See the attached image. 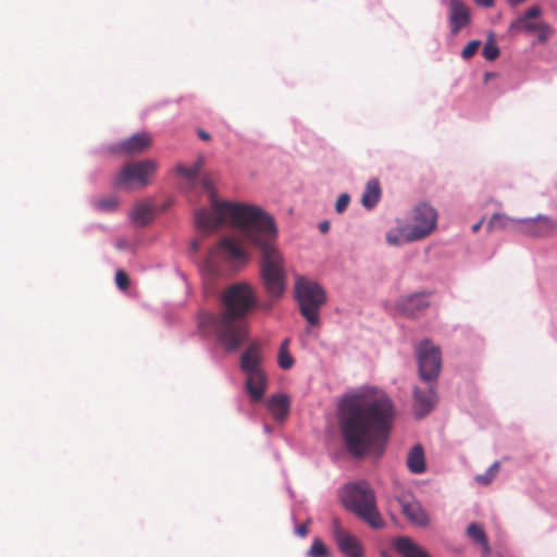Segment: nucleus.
Wrapping results in <instances>:
<instances>
[{"instance_id":"c9c22d12","label":"nucleus","mask_w":557,"mask_h":557,"mask_svg":"<svg viewBox=\"0 0 557 557\" xmlns=\"http://www.w3.org/2000/svg\"><path fill=\"white\" fill-rule=\"evenodd\" d=\"M542 14V9L539 5L529 8L519 18L534 20Z\"/></svg>"},{"instance_id":"a19ab883","label":"nucleus","mask_w":557,"mask_h":557,"mask_svg":"<svg viewBox=\"0 0 557 557\" xmlns=\"http://www.w3.org/2000/svg\"><path fill=\"white\" fill-rule=\"evenodd\" d=\"M319 228L322 233H326L330 228V223L327 221H324L320 223Z\"/></svg>"},{"instance_id":"423d86ee","label":"nucleus","mask_w":557,"mask_h":557,"mask_svg":"<svg viewBox=\"0 0 557 557\" xmlns=\"http://www.w3.org/2000/svg\"><path fill=\"white\" fill-rule=\"evenodd\" d=\"M157 168V163L149 159L126 163L115 176L114 183L122 188H129L132 184L145 187L150 183L149 178Z\"/></svg>"},{"instance_id":"c85d7f7f","label":"nucleus","mask_w":557,"mask_h":557,"mask_svg":"<svg viewBox=\"0 0 557 557\" xmlns=\"http://www.w3.org/2000/svg\"><path fill=\"white\" fill-rule=\"evenodd\" d=\"M278 364L282 369H290L294 364V358L288 352V339H285L280 348Z\"/></svg>"},{"instance_id":"f3484780","label":"nucleus","mask_w":557,"mask_h":557,"mask_svg":"<svg viewBox=\"0 0 557 557\" xmlns=\"http://www.w3.org/2000/svg\"><path fill=\"white\" fill-rule=\"evenodd\" d=\"M246 389L251 401H260L267 389V375L264 371H255L247 374Z\"/></svg>"},{"instance_id":"aec40b11","label":"nucleus","mask_w":557,"mask_h":557,"mask_svg":"<svg viewBox=\"0 0 557 557\" xmlns=\"http://www.w3.org/2000/svg\"><path fill=\"white\" fill-rule=\"evenodd\" d=\"M267 407L275 420L282 421L288 416L290 401L288 396L276 394L268 400Z\"/></svg>"},{"instance_id":"ddd939ff","label":"nucleus","mask_w":557,"mask_h":557,"mask_svg":"<svg viewBox=\"0 0 557 557\" xmlns=\"http://www.w3.org/2000/svg\"><path fill=\"white\" fill-rule=\"evenodd\" d=\"M398 503L401 507V512L410 522L418 525L428 524V515L410 493H404L398 496Z\"/></svg>"},{"instance_id":"6ab92c4d","label":"nucleus","mask_w":557,"mask_h":557,"mask_svg":"<svg viewBox=\"0 0 557 557\" xmlns=\"http://www.w3.org/2000/svg\"><path fill=\"white\" fill-rule=\"evenodd\" d=\"M260 364V347L258 344H252L243 354L240 359V368L246 374H248L255 371H262Z\"/></svg>"},{"instance_id":"cd10ccee","label":"nucleus","mask_w":557,"mask_h":557,"mask_svg":"<svg viewBox=\"0 0 557 557\" xmlns=\"http://www.w3.org/2000/svg\"><path fill=\"white\" fill-rule=\"evenodd\" d=\"M94 206L104 212H112L119 207V199L115 196H107L95 200Z\"/></svg>"},{"instance_id":"5701e85b","label":"nucleus","mask_w":557,"mask_h":557,"mask_svg":"<svg viewBox=\"0 0 557 557\" xmlns=\"http://www.w3.org/2000/svg\"><path fill=\"white\" fill-rule=\"evenodd\" d=\"M203 164H205L203 157H199L196 160V162L190 166H186L182 163H178L175 166V172L186 181V183L189 185V187H194Z\"/></svg>"},{"instance_id":"a878e982","label":"nucleus","mask_w":557,"mask_h":557,"mask_svg":"<svg viewBox=\"0 0 557 557\" xmlns=\"http://www.w3.org/2000/svg\"><path fill=\"white\" fill-rule=\"evenodd\" d=\"M487 231L508 230L517 227V220L502 213H494L487 223Z\"/></svg>"},{"instance_id":"c756f323","label":"nucleus","mask_w":557,"mask_h":557,"mask_svg":"<svg viewBox=\"0 0 557 557\" xmlns=\"http://www.w3.org/2000/svg\"><path fill=\"white\" fill-rule=\"evenodd\" d=\"M500 463L499 461H495L484 474H478L475 476V481L482 485H488L497 475L499 471Z\"/></svg>"},{"instance_id":"7c9ffc66","label":"nucleus","mask_w":557,"mask_h":557,"mask_svg":"<svg viewBox=\"0 0 557 557\" xmlns=\"http://www.w3.org/2000/svg\"><path fill=\"white\" fill-rule=\"evenodd\" d=\"M482 54H483L484 59H486L487 61H494L495 59L498 58L499 48L493 38H490L485 42L483 50H482Z\"/></svg>"},{"instance_id":"2f4dec72","label":"nucleus","mask_w":557,"mask_h":557,"mask_svg":"<svg viewBox=\"0 0 557 557\" xmlns=\"http://www.w3.org/2000/svg\"><path fill=\"white\" fill-rule=\"evenodd\" d=\"M329 554L325 544L320 539H314L308 552L310 557H324Z\"/></svg>"},{"instance_id":"473e14b6","label":"nucleus","mask_w":557,"mask_h":557,"mask_svg":"<svg viewBox=\"0 0 557 557\" xmlns=\"http://www.w3.org/2000/svg\"><path fill=\"white\" fill-rule=\"evenodd\" d=\"M481 46L480 40H471L461 51V57L465 60L471 59L479 50Z\"/></svg>"},{"instance_id":"39448f33","label":"nucleus","mask_w":557,"mask_h":557,"mask_svg":"<svg viewBox=\"0 0 557 557\" xmlns=\"http://www.w3.org/2000/svg\"><path fill=\"white\" fill-rule=\"evenodd\" d=\"M295 297L301 315L308 324L315 326L320 323V310L326 302L324 289L315 282L298 277L295 283Z\"/></svg>"},{"instance_id":"37998d69","label":"nucleus","mask_w":557,"mask_h":557,"mask_svg":"<svg viewBox=\"0 0 557 557\" xmlns=\"http://www.w3.org/2000/svg\"><path fill=\"white\" fill-rule=\"evenodd\" d=\"M494 74L493 73H485L484 75V78H485V82H487L488 79H491V77H493Z\"/></svg>"},{"instance_id":"412c9836","label":"nucleus","mask_w":557,"mask_h":557,"mask_svg":"<svg viewBox=\"0 0 557 557\" xmlns=\"http://www.w3.org/2000/svg\"><path fill=\"white\" fill-rule=\"evenodd\" d=\"M395 547L403 557H430L424 548L407 536L397 539Z\"/></svg>"},{"instance_id":"72a5a7b5","label":"nucleus","mask_w":557,"mask_h":557,"mask_svg":"<svg viewBox=\"0 0 557 557\" xmlns=\"http://www.w3.org/2000/svg\"><path fill=\"white\" fill-rule=\"evenodd\" d=\"M115 283L121 289H127L129 286V278L127 273L123 270H119L115 274Z\"/></svg>"},{"instance_id":"9d476101","label":"nucleus","mask_w":557,"mask_h":557,"mask_svg":"<svg viewBox=\"0 0 557 557\" xmlns=\"http://www.w3.org/2000/svg\"><path fill=\"white\" fill-rule=\"evenodd\" d=\"M219 257L230 263H245L248 255L237 238L224 237L210 250L209 261L213 262Z\"/></svg>"},{"instance_id":"79ce46f5","label":"nucleus","mask_w":557,"mask_h":557,"mask_svg":"<svg viewBox=\"0 0 557 557\" xmlns=\"http://www.w3.org/2000/svg\"><path fill=\"white\" fill-rule=\"evenodd\" d=\"M482 223H483V221L481 220L480 222H478L476 224H474V225L472 226V231H473L474 233H476V232L481 228Z\"/></svg>"},{"instance_id":"c03bdc74","label":"nucleus","mask_w":557,"mask_h":557,"mask_svg":"<svg viewBox=\"0 0 557 557\" xmlns=\"http://www.w3.org/2000/svg\"><path fill=\"white\" fill-rule=\"evenodd\" d=\"M381 557H389V556H387V555H382Z\"/></svg>"},{"instance_id":"f704fd0d","label":"nucleus","mask_w":557,"mask_h":557,"mask_svg":"<svg viewBox=\"0 0 557 557\" xmlns=\"http://www.w3.org/2000/svg\"><path fill=\"white\" fill-rule=\"evenodd\" d=\"M350 201V197L347 194H342L336 200L335 209L338 213L346 210Z\"/></svg>"},{"instance_id":"4468645a","label":"nucleus","mask_w":557,"mask_h":557,"mask_svg":"<svg viewBox=\"0 0 557 557\" xmlns=\"http://www.w3.org/2000/svg\"><path fill=\"white\" fill-rule=\"evenodd\" d=\"M448 21L450 32L457 35L470 23V10L462 0H448Z\"/></svg>"},{"instance_id":"bb28decb","label":"nucleus","mask_w":557,"mask_h":557,"mask_svg":"<svg viewBox=\"0 0 557 557\" xmlns=\"http://www.w3.org/2000/svg\"><path fill=\"white\" fill-rule=\"evenodd\" d=\"M467 534L474 542L481 544L486 550L490 549L487 536L481 525L478 523H471L467 529Z\"/></svg>"},{"instance_id":"1a4fd4ad","label":"nucleus","mask_w":557,"mask_h":557,"mask_svg":"<svg viewBox=\"0 0 557 557\" xmlns=\"http://www.w3.org/2000/svg\"><path fill=\"white\" fill-rule=\"evenodd\" d=\"M516 230L523 235L544 238L557 234V220L548 215L539 214L535 218L517 220Z\"/></svg>"},{"instance_id":"2eb2a0df","label":"nucleus","mask_w":557,"mask_h":557,"mask_svg":"<svg viewBox=\"0 0 557 557\" xmlns=\"http://www.w3.org/2000/svg\"><path fill=\"white\" fill-rule=\"evenodd\" d=\"M437 401L433 386L426 389L416 388L413 392V410L417 418H423L434 408Z\"/></svg>"},{"instance_id":"e433bc0d","label":"nucleus","mask_w":557,"mask_h":557,"mask_svg":"<svg viewBox=\"0 0 557 557\" xmlns=\"http://www.w3.org/2000/svg\"><path fill=\"white\" fill-rule=\"evenodd\" d=\"M295 532H296V534L298 536H301V537L307 536V534H308V527H307V524L302 523V524L297 525Z\"/></svg>"},{"instance_id":"f257e3e1","label":"nucleus","mask_w":557,"mask_h":557,"mask_svg":"<svg viewBox=\"0 0 557 557\" xmlns=\"http://www.w3.org/2000/svg\"><path fill=\"white\" fill-rule=\"evenodd\" d=\"M201 185L210 193L211 211H196L197 227L208 233L225 223L237 227L244 237L260 250L261 277L267 293L271 297H280L285 287L284 268L283 258L275 245L277 230L273 218L257 206L216 200L209 177H202Z\"/></svg>"},{"instance_id":"6e6552de","label":"nucleus","mask_w":557,"mask_h":557,"mask_svg":"<svg viewBox=\"0 0 557 557\" xmlns=\"http://www.w3.org/2000/svg\"><path fill=\"white\" fill-rule=\"evenodd\" d=\"M437 212L428 205L420 203L413 212V223L407 233V240H420L429 236L436 227Z\"/></svg>"},{"instance_id":"f03ea898","label":"nucleus","mask_w":557,"mask_h":557,"mask_svg":"<svg viewBox=\"0 0 557 557\" xmlns=\"http://www.w3.org/2000/svg\"><path fill=\"white\" fill-rule=\"evenodd\" d=\"M394 418L393 401L382 389L367 386L346 395L339 405V423L348 451L355 457L382 455Z\"/></svg>"},{"instance_id":"4c0bfd02","label":"nucleus","mask_w":557,"mask_h":557,"mask_svg":"<svg viewBox=\"0 0 557 557\" xmlns=\"http://www.w3.org/2000/svg\"><path fill=\"white\" fill-rule=\"evenodd\" d=\"M478 5L484 8H492L494 5V0H473Z\"/></svg>"},{"instance_id":"a211bd4d","label":"nucleus","mask_w":557,"mask_h":557,"mask_svg":"<svg viewBox=\"0 0 557 557\" xmlns=\"http://www.w3.org/2000/svg\"><path fill=\"white\" fill-rule=\"evenodd\" d=\"M429 294L418 293L410 295L401 300L403 311L410 317H414L429 307Z\"/></svg>"},{"instance_id":"393cba45","label":"nucleus","mask_w":557,"mask_h":557,"mask_svg":"<svg viewBox=\"0 0 557 557\" xmlns=\"http://www.w3.org/2000/svg\"><path fill=\"white\" fill-rule=\"evenodd\" d=\"M131 218L136 225L145 226L152 221L153 209L149 203H137L131 213Z\"/></svg>"},{"instance_id":"f8f14e48","label":"nucleus","mask_w":557,"mask_h":557,"mask_svg":"<svg viewBox=\"0 0 557 557\" xmlns=\"http://www.w3.org/2000/svg\"><path fill=\"white\" fill-rule=\"evenodd\" d=\"M510 30L515 33L525 32L536 34L537 41L545 44L554 34V28L543 21L517 18L510 24Z\"/></svg>"},{"instance_id":"dca6fc26","label":"nucleus","mask_w":557,"mask_h":557,"mask_svg":"<svg viewBox=\"0 0 557 557\" xmlns=\"http://www.w3.org/2000/svg\"><path fill=\"white\" fill-rule=\"evenodd\" d=\"M151 144H152L151 136L148 133L143 132V133L134 134L133 136L124 139V140H121L116 145L115 150L117 152L127 153V154L140 153V152L146 151L148 148H150Z\"/></svg>"},{"instance_id":"9b49d317","label":"nucleus","mask_w":557,"mask_h":557,"mask_svg":"<svg viewBox=\"0 0 557 557\" xmlns=\"http://www.w3.org/2000/svg\"><path fill=\"white\" fill-rule=\"evenodd\" d=\"M332 534L339 550L346 557L363 556V547L360 541L341 525L338 518L332 520Z\"/></svg>"},{"instance_id":"7ed1b4c3","label":"nucleus","mask_w":557,"mask_h":557,"mask_svg":"<svg viewBox=\"0 0 557 557\" xmlns=\"http://www.w3.org/2000/svg\"><path fill=\"white\" fill-rule=\"evenodd\" d=\"M257 301V295L248 283H235L222 294V311L219 314L201 313L199 326L214 331L227 350H235L247 337L246 317Z\"/></svg>"},{"instance_id":"58836bf2","label":"nucleus","mask_w":557,"mask_h":557,"mask_svg":"<svg viewBox=\"0 0 557 557\" xmlns=\"http://www.w3.org/2000/svg\"><path fill=\"white\" fill-rule=\"evenodd\" d=\"M386 240L391 245H397L398 244V237L397 236H393L391 234L387 235Z\"/></svg>"},{"instance_id":"0eeeda50","label":"nucleus","mask_w":557,"mask_h":557,"mask_svg":"<svg viewBox=\"0 0 557 557\" xmlns=\"http://www.w3.org/2000/svg\"><path fill=\"white\" fill-rule=\"evenodd\" d=\"M419 375L424 382L436 381L442 368V355L438 347L429 339L421 342L417 348Z\"/></svg>"},{"instance_id":"b1692460","label":"nucleus","mask_w":557,"mask_h":557,"mask_svg":"<svg viewBox=\"0 0 557 557\" xmlns=\"http://www.w3.org/2000/svg\"><path fill=\"white\" fill-rule=\"evenodd\" d=\"M381 186L377 178L370 180L361 197V203L367 209L374 208L381 198Z\"/></svg>"},{"instance_id":"ea45409f","label":"nucleus","mask_w":557,"mask_h":557,"mask_svg":"<svg viewBox=\"0 0 557 557\" xmlns=\"http://www.w3.org/2000/svg\"><path fill=\"white\" fill-rule=\"evenodd\" d=\"M198 135L202 140H209L211 138L210 134L202 129L198 131Z\"/></svg>"},{"instance_id":"20e7f679","label":"nucleus","mask_w":557,"mask_h":557,"mask_svg":"<svg viewBox=\"0 0 557 557\" xmlns=\"http://www.w3.org/2000/svg\"><path fill=\"white\" fill-rule=\"evenodd\" d=\"M343 506L374 529L384 525L376 506L374 491L369 483L360 481L347 484L341 492Z\"/></svg>"},{"instance_id":"4be33fe9","label":"nucleus","mask_w":557,"mask_h":557,"mask_svg":"<svg viewBox=\"0 0 557 557\" xmlns=\"http://www.w3.org/2000/svg\"><path fill=\"white\" fill-rule=\"evenodd\" d=\"M408 469L416 474L423 473L426 469L424 449L422 445H414L407 457Z\"/></svg>"}]
</instances>
